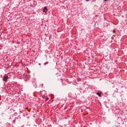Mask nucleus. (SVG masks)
Returning <instances> with one entry per match:
<instances>
[{"mask_svg": "<svg viewBox=\"0 0 127 127\" xmlns=\"http://www.w3.org/2000/svg\"><path fill=\"white\" fill-rule=\"evenodd\" d=\"M48 63H49L48 62H47L44 64V65L45 66V65H47V64H48Z\"/></svg>", "mask_w": 127, "mask_h": 127, "instance_id": "obj_4", "label": "nucleus"}, {"mask_svg": "<svg viewBox=\"0 0 127 127\" xmlns=\"http://www.w3.org/2000/svg\"><path fill=\"white\" fill-rule=\"evenodd\" d=\"M43 11L46 13V12H47V11H48V9L47 8V7H44Z\"/></svg>", "mask_w": 127, "mask_h": 127, "instance_id": "obj_2", "label": "nucleus"}, {"mask_svg": "<svg viewBox=\"0 0 127 127\" xmlns=\"http://www.w3.org/2000/svg\"><path fill=\"white\" fill-rule=\"evenodd\" d=\"M116 33V31L114 30H113V33Z\"/></svg>", "mask_w": 127, "mask_h": 127, "instance_id": "obj_6", "label": "nucleus"}, {"mask_svg": "<svg viewBox=\"0 0 127 127\" xmlns=\"http://www.w3.org/2000/svg\"><path fill=\"white\" fill-rule=\"evenodd\" d=\"M39 65H41V64H39Z\"/></svg>", "mask_w": 127, "mask_h": 127, "instance_id": "obj_10", "label": "nucleus"}, {"mask_svg": "<svg viewBox=\"0 0 127 127\" xmlns=\"http://www.w3.org/2000/svg\"><path fill=\"white\" fill-rule=\"evenodd\" d=\"M5 18H6L7 20H9V19L7 18V17H5Z\"/></svg>", "mask_w": 127, "mask_h": 127, "instance_id": "obj_5", "label": "nucleus"}, {"mask_svg": "<svg viewBox=\"0 0 127 127\" xmlns=\"http://www.w3.org/2000/svg\"><path fill=\"white\" fill-rule=\"evenodd\" d=\"M97 95H98V96H99V97H102V96H101V93H100L99 92H98L97 93Z\"/></svg>", "mask_w": 127, "mask_h": 127, "instance_id": "obj_3", "label": "nucleus"}, {"mask_svg": "<svg viewBox=\"0 0 127 127\" xmlns=\"http://www.w3.org/2000/svg\"><path fill=\"white\" fill-rule=\"evenodd\" d=\"M95 7H98V6L97 5H95Z\"/></svg>", "mask_w": 127, "mask_h": 127, "instance_id": "obj_9", "label": "nucleus"}, {"mask_svg": "<svg viewBox=\"0 0 127 127\" xmlns=\"http://www.w3.org/2000/svg\"><path fill=\"white\" fill-rule=\"evenodd\" d=\"M86 1H90V0H86Z\"/></svg>", "mask_w": 127, "mask_h": 127, "instance_id": "obj_8", "label": "nucleus"}, {"mask_svg": "<svg viewBox=\"0 0 127 127\" xmlns=\"http://www.w3.org/2000/svg\"><path fill=\"white\" fill-rule=\"evenodd\" d=\"M104 1H108V0H103Z\"/></svg>", "mask_w": 127, "mask_h": 127, "instance_id": "obj_7", "label": "nucleus"}, {"mask_svg": "<svg viewBox=\"0 0 127 127\" xmlns=\"http://www.w3.org/2000/svg\"><path fill=\"white\" fill-rule=\"evenodd\" d=\"M8 79V76L6 75H4L3 76L2 80L4 81L5 82H6V81H7V79Z\"/></svg>", "mask_w": 127, "mask_h": 127, "instance_id": "obj_1", "label": "nucleus"}]
</instances>
